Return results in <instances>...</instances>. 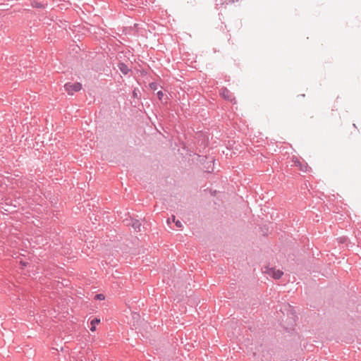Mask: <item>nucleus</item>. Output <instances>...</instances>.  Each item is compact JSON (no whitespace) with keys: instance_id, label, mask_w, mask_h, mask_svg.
<instances>
[{"instance_id":"f257e3e1","label":"nucleus","mask_w":361,"mask_h":361,"mask_svg":"<svg viewBox=\"0 0 361 361\" xmlns=\"http://www.w3.org/2000/svg\"><path fill=\"white\" fill-rule=\"evenodd\" d=\"M64 88L68 94H73L75 92L81 90L82 85L79 82L71 84L70 82L66 83Z\"/></svg>"},{"instance_id":"f03ea898","label":"nucleus","mask_w":361,"mask_h":361,"mask_svg":"<svg viewBox=\"0 0 361 361\" xmlns=\"http://www.w3.org/2000/svg\"><path fill=\"white\" fill-rule=\"evenodd\" d=\"M266 273L273 277L274 279H279L283 274V271L274 268H269L266 271Z\"/></svg>"},{"instance_id":"7ed1b4c3","label":"nucleus","mask_w":361,"mask_h":361,"mask_svg":"<svg viewBox=\"0 0 361 361\" xmlns=\"http://www.w3.org/2000/svg\"><path fill=\"white\" fill-rule=\"evenodd\" d=\"M220 95L226 100H229L231 102L234 100V97H233L232 94L226 88L221 89Z\"/></svg>"},{"instance_id":"20e7f679","label":"nucleus","mask_w":361,"mask_h":361,"mask_svg":"<svg viewBox=\"0 0 361 361\" xmlns=\"http://www.w3.org/2000/svg\"><path fill=\"white\" fill-rule=\"evenodd\" d=\"M293 161L294 163V166L298 167L302 171L305 172L307 171V165H302L297 157H293Z\"/></svg>"},{"instance_id":"39448f33","label":"nucleus","mask_w":361,"mask_h":361,"mask_svg":"<svg viewBox=\"0 0 361 361\" xmlns=\"http://www.w3.org/2000/svg\"><path fill=\"white\" fill-rule=\"evenodd\" d=\"M132 227L137 232L141 231L142 224L138 220H133L132 222Z\"/></svg>"},{"instance_id":"423d86ee","label":"nucleus","mask_w":361,"mask_h":361,"mask_svg":"<svg viewBox=\"0 0 361 361\" xmlns=\"http://www.w3.org/2000/svg\"><path fill=\"white\" fill-rule=\"evenodd\" d=\"M118 67H119V69L121 70V71L123 74H127L129 71L128 66L126 65H125L124 63H120Z\"/></svg>"},{"instance_id":"0eeeda50","label":"nucleus","mask_w":361,"mask_h":361,"mask_svg":"<svg viewBox=\"0 0 361 361\" xmlns=\"http://www.w3.org/2000/svg\"><path fill=\"white\" fill-rule=\"evenodd\" d=\"M32 6L37 8H44V4L41 2L34 1L32 3Z\"/></svg>"},{"instance_id":"6e6552de","label":"nucleus","mask_w":361,"mask_h":361,"mask_svg":"<svg viewBox=\"0 0 361 361\" xmlns=\"http://www.w3.org/2000/svg\"><path fill=\"white\" fill-rule=\"evenodd\" d=\"M94 299L98 300H104L105 299V295L102 293L97 294L94 296Z\"/></svg>"},{"instance_id":"1a4fd4ad","label":"nucleus","mask_w":361,"mask_h":361,"mask_svg":"<svg viewBox=\"0 0 361 361\" xmlns=\"http://www.w3.org/2000/svg\"><path fill=\"white\" fill-rule=\"evenodd\" d=\"M172 220H173V222H175V224H176V226L178 228H181L182 227L181 222L180 221H178V220L176 221L174 216H172Z\"/></svg>"},{"instance_id":"9d476101","label":"nucleus","mask_w":361,"mask_h":361,"mask_svg":"<svg viewBox=\"0 0 361 361\" xmlns=\"http://www.w3.org/2000/svg\"><path fill=\"white\" fill-rule=\"evenodd\" d=\"M157 96L160 100L162 99V97H164V93L161 91H159L157 92Z\"/></svg>"},{"instance_id":"9b49d317","label":"nucleus","mask_w":361,"mask_h":361,"mask_svg":"<svg viewBox=\"0 0 361 361\" xmlns=\"http://www.w3.org/2000/svg\"><path fill=\"white\" fill-rule=\"evenodd\" d=\"M93 322V325L94 324H99L101 322L100 319H95L94 320H92Z\"/></svg>"},{"instance_id":"f8f14e48","label":"nucleus","mask_w":361,"mask_h":361,"mask_svg":"<svg viewBox=\"0 0 361 361\" xmlns=\"http://www.w3.org/2000/svg\"><path fill=\"white\" fill-rule=\"evenodd\" d=\"M95 330H96V326L94 324L93 325V322H92V331H94Z\"/></svg>"},{"instance_id":"ddd939ff","label":"nucleus","mask_w":361,"mask_h":361,"mask_svg":"<svg viewBox=\"0 0 361 361\" xmlns=\"http://www.w3.org/2000/svg\"><path fill=\"white\" fill-rule=\"evenodd\" d=\"M153 85H154V84H153V83L150 84V86H151L152 87H153Z\"/></svg>"}]
</instances>
